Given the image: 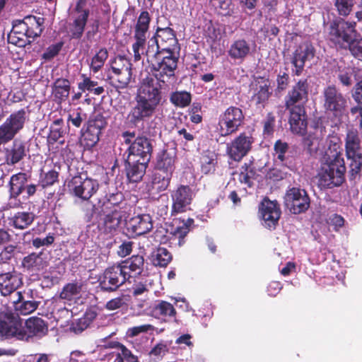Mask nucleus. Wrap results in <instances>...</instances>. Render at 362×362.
Masks as SVG:
<instances>
[{
	"instance_id": "cd10ccee",
	"label": "nucleus",
	"mask_w": 362,
	"mask_h": 362,
	"mask_svg": "<svg viewBox=\"0 0 362 362\" xmlns=\"http://www.w3.org/2000/svg\"><path fill=\"white\" fill-rule=\"evenodd\" d=\"M35 217L33 212L18 211L8 217V223L16 230H23L33 223Z\"/></svg>"
},
{
	"instance_id": "2eb2a0df",
	"label": "nucleus",
	"mask_w": 362,
	"mask_h": 362,
	"mask_svg": "<svg viewBox=\"0 0 362 362\" xmlns=\"http://www.w3.org/2000/svg\"><path fill=\"white\" fill-rule=\"evenodd\" d=\"M309 84L307 79H300L288 90L284 97L285 108L305 107L308 100Z\"/></svg>"
},
{
	"instance_id": "864d4df0",
	"label": "nucleus",
	"mask_w": 362,
	"mask_h": 362,
	"mask_svg": "<svg viewBox=\"0 0 362 362\" xmlns=\"http://www.w3.org/2000/svg\"><path fill=\"white\" fill-rule=\"evenodd\" d=\"M187 221L189 224L185 222H182L180 225L173 228L170 233L175 240H178V245L180 246H182L185 243V238L189 231V226L193 223V219L189 218Z\"/></svg>"
},
{
	"instance_id": "3c124183",
	"label": "nucleus",
	"mask_w": 362,
	"mask_h": 362,
	"mask_svg": "<svg viewBox=\"0 0 362 362\" xmlns=\"http://www.w3.org/2000/svg\"><path fill=\"white\" fill-rule=\"evenodd\" d=\"M209 3L221 16H231L233 13L234 5L231 0H210Z\"/></svg>"
},
{
	"instance_id": "a18cd8bd",
	"label": "nucleus",
	"mask_w": 362,
	"mask_h": 362,
	"mask_svg": "<svg viewBox=\"0 0 362 362\" xmlns=\"http://www.w3.org/2000/svg\"><path fill=\"white\" fill-rule=\"evenodd\" d=\"M83 284L82 282L74 281L68 283L64 286L59 293V298L68 301L72 300L75 296L80 294L82 291Z\"/></svg>"
},
{
	"instance_id": "bb28decb",
	"label": "nucleus",
	"mask_w": 362,
	"mask_h": 362,
	"mask_svg": "<svg viewBox=\"0 0 362 362\" xmlns=\"http://www.w3.org/2000/svg\"><path fill=\"white\" fill-rule=\"evenodd\" d=\"M149 162L137 159H127L126 162V174L129 182H140L146 173Z\"/></svg>"
},
{
	"instance_id": "b1692460",
	"label": "nucleus",
	"mask_w": 362,
	"mask_h": 362,
	"mask_svg": "<svg viewBox=\"0 0 362 362\" xmlns=\"http://www.w3.org/2000/svg\"><path fill=\"white\" fill-rule=\"evenodd\" d=\"M289 112L288 124L291 131L296 134L304 135L307 132L308 115L305 107L285 108Z\"/></svg>"
},
{
	"instance_id": "6ab92c4d",
	"label": "nucleus",
	"mask_w": 362,
	"mask_h": 362,
	"mask_svg": "<svg viewBox=\"0 0 362 362\" xmlns=\"http://www.w3.org/2000/svg\"><path fill=\"white\" fill-rule=\"evenodd\" d=\"M127 212L120 208L112 209L105 212L98 222V228L106 234H114L119 227L122 221L126 218Z\"/></svg>"
},
{
	"instance_id": "423d86ee",
	"label": "nucleus",
	"mask_w": 362,
	"mask_h": 362,
	"mask_svg": "<svg viewBox=\"0 0 362 362\" xmlns=\"http://www.w3.org/2000/svg\"><path fill=\"white\" fill-rule=\"evenodd\" d=\"M245 114L238 107L230 105L218 117L217 130L221 136L235 134L245 124Z\"/></svg>"
},
{
	"instance_id": "5701e85b",
	"label": "nucleus",
	"mask_w": 362,
	"mask_h": 362,
	"mask_svg": "<svg viewBox=\"0 0 362 362\" xmlns=\"http://www.w3.org/2000/svg\"><path fill=\"white\" fill-rule=\"evenodd\" d=\"M259 211L267 227L275 228L281 216V209L276 201H271L267 197L263 199Z\"/></svg>"
},
{
	"instance_id": "bf43d9fd",
	"label": "nucleus",
	"mask_w": 362,
	"mask_h": 362,
	"mask_svg": "<svg viewBox=\"0 0 362 362\" xmlns=\"http://www.w3.org/2000/svg\"><path fill=\"white\" fill-rule=\"evenodd\" d=\"M87 119V114L81 107H78L69 115L68 121L71 122L75 127L79 128L83 122Z\"/></svg>"
},
{
	"instance_id": "a211bd4d",
	"label": "nucleus",
	"mask_w": 362,
	"mask_h": 362,
	"mask_svg": "<svg viewBox=\"0 0 362 362\" xmlns=\"http://www.w3.org/2000/svg\"><path fill=\"white\" fill-rule=\"evenodd\" d=\"M153 228L152 218L144 214L132 217L125 223L126 234L129 238H135L150 232Z\"/></svg>"
},
{
	"instance_id": "de8ad7c7",
	"label": "nucleus",
	"mask_w": 362,
	"mask_h": 362,
	"mask_svg": "<svg viewBox=\"0 0 362 362\" xmlns=\"http://www.w3.org/2000/svg\"><path fill=\"white\" fill-rule=\"evenodd\" d=\"M108 55V51L105 47L100 48L91 59L89 65L90 71L97 74L103 67Z\"/></svg>"
},
{
	"instance_id": "20e7f679",
	"label": "nucleus",
	"mask_w": 362,
	"mask_h": 362,
	"mask_svg": "<svg viewBox=\"0 0 362 362\" xmlns=\"http://www.w3.org/2000/svg\"><path fill=\"white\" fill-rule=\"evenodd\" d=\"M345 155L349 164L350 179H355L362 168V136L357 129L351 127L346 131L345 136Z\"/></svg>"
},
{
	"instance_id": "7ed1b4c3",
	"label": "nucleus",
	"mask_w": 362,
	"mask_h": 362,
	"mask_svg": "<svg viewBox=\"0 0 362 362\" xmlns=\"http://www.w3.org/2000/svg\"><path fill=\"white\" fill-rule=\"evenodd\" d=\"M325 152L321 159L320 168L316 178L320 189H332L341 186L345 182L346 167L341 152Z\"/></svg>"
},
{
	"instance_id": "4c0bfd02",
	"label": "nucleus",
	"mask_w": 362,
	"mask_h": 362,
	"mask_svg": "<svg viewBox=\"0 0 362 362\" xmlns=\"http://www.w3.org/2000/svg\"><path fill=\"white\" fill-rule=\"evenodd\" d=\"M98 313L93 309H88L83 315L71 324L70 329L76 334L86 329L96 318Z\"/></svg>"
},
{
	"instance_id": "9b49d317",
	"label": "nucleus",
	"mask_w": 362,
	"mask_h": 362,
	"mask_svg": "<svg viewBox=\"0 0 362 362\" xmlns=\"http://www.w3.org/2000/svg\"><path fill=\"white\" fill-rule=\"evenodd\" d=\"M355 26L356 23L348 22L342 18L333 21L329 26V40L341 48L346 47L356 33Z\"/></svg>"
},
{
	"instance_id": "774afa93",
	"label": "nucleus",
	"mask_w": 362,
	"mask_h": 362,
	"mask_svg": "<svg viewBox=\"0 0 362 362\" xmlns=\"http://www.w3.org/2000/svg\"><path fill=\"white\" fill-rule=\"evenodd\" d=\"M169 351L168 345L164 342L158 343L155 345L149 352V355L161 359Z\"/></svg>"
},
{
	"instance_id": "ddd939ff",
	"label": "nucleus",
	"mask_w": 362,
	"mask_h": 362,
	"mask_svg": "<svg viewBox=\"0 0 362 362\" xmlns=\"http://www.w3.org/2000/svg\"><path fill=\"white\" fill-rule=\"evenodd\" d=\"M284 202L292 214H300L308 211L310 205V199L304 189L292 187L286 191Z\"/></svg>"
},
{
	"instance_id": "2f4dec72",
	"label": "nucleus",
	"mask_w": 362,
	"mask_h": 362,
	"mask_svg": "<svg viewBox=\"0 0 362 362\" xmlns=\"http://www.w3.org/2000/svg\"><path fill=\"white\" fill-rule=\"evenodd\" d=\"M17 298L13 300V308L16 315H27L35 312L40 304V301L25 300L21 291L16 293Z\"/></svg>"
},
{
	"instance_id": "ea45409f",
	"label": "nucleus",
	"mask_w": 362,
	"mask_h": 362,
	"mask_svg": "<svg viewBox=\"0 0 362 362\" xmlns=\"http://www.w3.org/2000/svg\"><path fill=\"white\" fill-rule=\"evenodd\" d=\"M25 21L28 31V39H32L31 40L33 41L35 37H39L42 34L44 18L35 16H27L25 17Z\"/></svg>"
},
{
	"instance_id": "4d7b16f0",
	"label": "nucleus",
	"mask_w": 362,
	"mask_h": 362,
	"mask_svg": "<svg viewBox=\"0 0 362 362\" xmlns=\"http://www.w3.org/2000/svg\"><path fill=\"white\" fill-rule=\"evenodd\" d=\"M134 38L135 40L132 45L134 60L138 62L141 59V54H144L143 50L146 42V36L134 34Z\"/></svg>"
},
{
	"instance_id": "f704fd0d",
	"label": "nucleus",
	"mask_w": 362,
	"mask_h": 362,
	"mask_svg": "<svg viewBox=\"0 0 362 362\" xmlns=\"http://www.w3.org/2000/svg\"><path fill=\"white\" fill-rule=\"evenodd\" d=\"M104 193V198L105 199L104 204L107 203L112 205V209L120 208L122 210H124V205H126L124 203V196L122 192L117 190L114 185H110L106 184Z\"/></svg>"
},
{
	"instance_id": "603ef678",
	"label": "nucleus",
	"mask_w": 362,
	"mask_h": 362,
	"mask_svg": "<svg viewBox=\"0 0 362 362\" xmlns=\"http://www.w3.org/2000/svg\"><path fill=\"white\" fill-rule=\"evenodd\" d=\"M101 134L99 132L86 128L82 133L81 144L87 149L94 147L100 140Z\"/></svg>"
},
{
	"instance_id": "a878e982",
	"label": "nucleus",
	"mask_w": 362,
	"mask_h": 362,
	"mask_svg": "<svg viewBox=\"0 0 362 362\" xmlns=\"http://www.w3.org/2000/svg\"><path fill=\"white\" fill-rule=\"evenodd\" d=\"M129 279V284L135 281L144 272L145 260L143 255H132L120 263Z\"/></svg>"
},
{
	"instance_id": "338daca9",
	"label": "nucleus",
	"mask_w": 362,
	"mask_h": 362,
	"mask_svg": "<svg viewBox=\"0 0 362 362\" xmlns=\"http://www.w3.org/2000/svg\"><path fill=\"white\" fill-rule=\"evenodd\" d=\"M154 329V327L149 324L130 327L127 329V334L129 337H134L141 333H146Z\"/></svg>"
},
{
	"instance_id": "72a5a7b5",
	"label": "nucleus",
	"mask_w": 362,
	"mask_h": 362,
	"mask_svg": "<svg viewBox=\"0 0 362 362\" xmlns=\"http://www.w3.org/2000/svg\"><path fill=\"white\" fill-rule=\"evenodd\" d=\"M28 149L26 143L22 140L16 139L12 144L10 150L6 152V161L8 164L15 165L23 160L26 156Z\"/></svg>"
},
{
	"instance_id": "aec40b11",
	"label": "nucleus",
	"mask_w": 362,
	"mask_h": 362,
	"mask_svg": "<svg viewBox=\"0 0 362 362\" xmlns=\"http://www.w3.org/2000/svg\"><path fill=\"white\" fill-rule=\"evenodd\" d=\"M177 160L176 147L165 146L156 154L154 169L173 174Z\"/></svg>"
},
{
	"instance_id": "473e14b6",
	"label": "nucleus",
	"mask_w": 362,
	"mask_h": 362,
	"mask_svg": "<svg viewBox=\"0 0 362 362\" xmlns=\"http://www.w3.org/2000/svg\"><path fill=\"white\" fill-rule=\"evenodd\" d=\"M28 336L42 337L48 333V323L39 317H30L25 321Z\"/></svg>"
},
{
	"instance_id": "58836bf2",
	"label": "nucleus",
	"mask_w": 362,
	"mask_h": 362,
	"mask_svg": "<svg viewBox=\"0 0 362 362\" xmlns=\"http://www.w3.org/2000/svg\"><path fill=\"white\" fill-rule=\"evenodd\" d=\"M153 313L158 318H162L165 320L175 319L177 311L174 306L165 300H158L153 308Z\"/></svg>"
},
{
	"instance_id": "a19ab883",
	"label": "nucleus",
	"mask_w": 362,
	"mask_h": 362,
	"mask_svg": "<svg viewBox=\"0 0 362 362\" xmlns=\"http://www.w3.org/2000/svg\"><path fill=\"white\" fill-rule=\"evenodd\" d=\"M172 173L155 170L151 182L152 189L157 192L165 191L170 186L172 177Z\"/></svg>"
},
{
	"instance_id": "0e129e2a",
	"label": "nucleus",
	"mask_w": 362,
	"mask_h": 362,
	"mask_svg": "<svg viewBox=\"0 0 362 362\" xmlns=\"http://www.w3.org/2000/svg\"><path fill=\"white\" fill-rule=\"evenodd\" d=\"M59 181V172L55 170H50L45 173L41 180L42 186L47 187L54 185Z\"/></svg>"
},
{
	"instance_id": "0eeeda50",
	"label": "nucleus",
	"mask_w": 362,
	"mask_h": 362,
	"mask_svg": "<svg viewBox=\"0 0 362 362\" xmlns=\"http://www.w3.org/2000/svg\"><path fill=\"white\" fill-rule=\"evenodd\" d=\"M322 96L325 112L334 119H341L347 107L345 95L335 85H329L324 88Z\"/></svg>"
},
{
	"instance_id": "8fccbe9b",
	"label": "nucleus",
	"mask_w": 362,
	"mask_h": 362,
	"mask_svg": "<svg viewBox=\"0 0 362 362\" xmlns=\"http://www.w3.org/2000/svg\"><path fill=\"white\" fill-rule=\"evenodd\" d=\"M170 101L176 107H185L192 101V95L187 91H175L170 95Z\"/></svg>"
},
{
	"instance_id": "e2e57ef3",
	"label": "nucleus",
	"mask_w": 362,
	"mask_h": 362,
	"mask_svg": "<svg viewBox=\"0 0 362 362\" xmlns=\"http://www.w3.org/2000/svg\"><path fill=\"white\" fill-rule=\"evenodd\" d=\"M7 41L19 47H24L27 44H30L32 40L27 38V36H21L15 33L10 32L7 36Z\"/></svg>"
},
{
	"instance_id": "5fc2aeb1",
	"label": "nucleus",
	"mask_w": 362,
	"mask_h": 362,
	"mask_svg": "<svg viewBox=\"0 0 362 362\" xmlns=\"http://www.w3.org/2000/svg\"><path fill=\"white\" fill-rule=\"evenodd\" d=\"M107 124L106 117L101 113H95L87 122L86 127L102 134Z\"/></svg>"
},
{
	"instance_id": "680f3d73",
	"label": "nucleus",
	"mask_w": 362,
	"mask_h": 362,
	"mask_svg": "<svg viewBox=\"0 0 362 362\" xmlns=\"http://www.w3.org/2000/svg\"><path fill=\"white\" fill-rule=\"evenodd\" d=\"M289 146L286 142L282 141L281 139L277 140L274 145V151L277 158L281 162L286 160V153L288 152Z\"/></svg>"
},
{
	"instance_id": "49530a36",
	"label": "nucleus",
	"mask_w": 362,
	"mask_h": 362,
	"mask_svg": "<svg viewBox=\"0 0 362 362\" xmlns=\"http://www.w3.org/2000/svg\"><path fill=\"white\" fill-rule=\"evenodd\" d=\"M81 77L83 80L78 83V88L80 90H88L95 95H100L104 93V88L103 86H98V81L91 80L90 77L87 76L86 74H82Z\"/></svg>"
},
{
	"instance_id": "4468645a",
	"label": "nucleus",
	"mask_w": 362,
	"mask_h": 362,
	"mask_svg": "<svg viewBox=\"0 0 362 362\" xmlns=\"http://www.w3.org/2000/svg\"><path fill=\"white\" fill-rule=\"evenodd\" d=\"M316 49L313 44L305 40L299 44L293 52L291 63L294 66L292 73L294 76H299L302 74L305 62L314 59Z\"/></svg>"
},
{
	"instance_id": "c03bdc74",
	"label": "nucleus",
	"mask_w": 362,
	"mask_h": 362,
	"mask_svg": "<svg viewBox=\"0 0 362 362\" xmlns=\"http://www.w3.org/2000/svg\"><path fill=\"white\" fill-rule=\"evenodd\" d=\"M218 165L217 156L213 152H208L202 157L201 171L204 175L214 174Z\"/></svg>"
},
{
	"instance_id": "79ce46f5",
	"label": "nucleus",
	"mask_w": 362,
	"mask_h": 362,
	"mask_svg": "<svg viewBox=\"0 0 362 362\" xmlns=\"http://www.w3.org/2000/svg\"><path fill=\"white\" fill-rule=\"evenodd\" d=\"M64 121L62 118L55 119L50 126L49 133L47 136V142L49 144H54L59 142L63 144L64 141L61 139L64 138L65 130L64 129Z\"/></svg>"
},
{
	"instance_id": "c9c22d12",
	"label": "nucleus",
	"mask_w": 362,
	"mask_h": 362,
	"mask_svg": "<svg viewBox=\"0 0 362 362\" xmlns=\"http://www.w3.org/2000/svg\"><path fill=\"white\" fill-rule=\"evenodd\" d=\"M28 182V175L25 173L13 175L8 182L10 199H17L24 191Z\"/></svg>"
},
{
	"instance_id": "09e8293b",
	"label": "nucleus",
	"mask_w": 362,
	"mask_h": 362,
	"mask_svg": "<svg viewBox=\"0 0 362 362\" xmlns=\"http://www.w3.org/2000/svg\"><path fill=\"white\" fill-rule=\"evenodd\" d=\"M150 22L149 13L147 11H141L135 25L134 34L146 36Z\"/></svg>"
},
{
	"instance_id": "6e6552de",
	"label": "nucleus",
	"mask_w": 362,
	"mask_h": 362,
	"mask_svg": "<svg viewBox=\"0 0 362 362\" xmlns=\"http://www.w3.org/2000/svg\"><path fill=\"white\" fill-rule=\"evenodd\" d=\"M29 111L22 108L11 113L0 125V146L13 140L16 135L23 129Z\"/></svg>"
},
{
	"instance_id": "1a4fd4ad",
	"label": "nucleus",
	"mask_w": 362,
	"mask_h": 362,
	"mask_svg": "<svg viewBox=\"0 0 362 362\" xmlns=\"http://www.w3.org/2000/svg\"><path fill=\"white\" fill-rule=\"evenodd\" d=\"M69 193L83 201L89 200L99 189L97 180L79 174L74 176L67 184Z\"/></svg>"
},
{
	"instance_id": "13d9d810",
	"label": "nucleus",
	"mask_w": 362,
	"mask_h": 362,
	"mask_svg": "<svg viewBox=\"0 0 362 362\" xmlns=\"http://www.w3.org/2000/svg\"><path fill=\"white\" fill-rule=\"evenodd\" d=\"M354 5V0H335L334 6L339 16H347Z\"/></svg>"
},
{
	"instance_id": "39448f33",
	"label": "nucleus",
	"mask_w": 362,
	"mask_h": 362,
	"mask_svg": "<svg viewBox=\"0 0 362 362\" xmlns=\"http://www.w3.org/2000/svg\"><path fill=\"white\" fill-rule=\"evenodd\" d=\"M132 64L124 56L118 55L110 61V71L113 75H108L107 79L116 89L126 88L132 76Z\"/></svg>"
},
{
	"instance_id": "f8f14e48",
	"label": "nucleus",
	"mask_w": 362,
	"mask_h": 362,
	"mask_svg": "<svg viewBox=\"0 0 362 362\" xmlns=\"http://www.w3.org/2000/svg\"><path fill=\"white\" fill-rule=\"evenodd\" d=\"M255 138L250 132H241L227 144L226 153L234 161L240 162L252 150Z\"/></svg>"
},
{
	"instance_id": "dca6fc26",
	"label": "nucleus",
	"mask_w": 362,
	"mask_h": 362,
	"mask_svg": "<svg viewBox=\"0 0 362 362\" xmlns=\"http://www.w3.org/2000/svg\"><path fill=\"white\" fill-rule=\"evenodd\" d=\"M194 193L192 187L187 185H179L170 193L172 200L171 214L186 211L187 207L192 204Z\"/></svg>"
},
{
	"instance_id": "37998d69",
	"label": "nucleus",
	"mask_w": 362,
	"mask_h": 362,
	"mask_svg": "<svg viewBox=\"0 0 362 362\" xmlns=\"http://www.w3.org/2000/svg\"><path fill=\"white\" fill-rule=\"evenodd\" d=\"M173 255L165 247H159L151 254V261L153 265L165 267L172 261Z\"/></svg>"
},
{
	"instance_id": "4be33fe9",
	"label": "nucleus",
	"mask_w": 362,
	"mask_h": 362,
	"mask_svg": "<svg viewBox=\"0 0 362 362\" xmlns=\"http://www.w3.org/2000/svg\"><path fill=\"white\" fill-rule=\"evenodd\" d=\"M253 86L255 88L252 99L257 107L264 108L272 95L271 81L269 77L257 76Z\"/></svg>"
},
{
	"instance_id": "69168bd1",
	"label": "nucleus",
	"mask_w": 362,
	"mask_h": 362,
	"mask_svg": "<svg viewBox=\"0 0 362 362\" xmlns=\"http://www.w3.org/2000/svg\"><path fill=\"white\" fill-rule=\"evenodd\" d=\"M63 46V42H60L54 45H49L45 52L42 54V59L45 60H51L56 57L61 51Z\"/></svg>"
},
{
	"instance_id": "7c9ffc66",
	"label": "nucleus",
	"mask_w": 362,
	"mask_h": 362,
	"mask_svg": "<svg viewBox=\"0 0 362 362\" xmlns=\"http://www.w3.org/2000/svg\"><path fill=\"white\" fill-rule=\"evenodd\" d=\"M251 53V47L245 39L234 40L228 51V56L233 60L243 62Z\"/></svg>"
},
{
	"instance_id": "052dcab7",
	"label": "nucleus",
	"mask_w": 362,
	"mask_h": 362,
	"mask_svg": "<svg viewBox=\"0 0 362 362\" xmlns=\"http://www.w3.org/2000/svg\"><path fill=\"white\" fill-rule=\"evenodd\" d=\"M351 54L358 60L362 61V38L351 39L346 44Z\"/></svg>"
},
{
	"instance_id": "9d476101",
	"label": "nucleus",
	"mask_w": 362,
	"mask_h": 362,
	"mask_svg": "<svg viewBox=\"0 0 362 362\" xmlns=\"http://www.w3.org/2000/svg\"><path fill=\"white\" fill-rule=\"evenodd\" d=\"M129 279L122 264H117L106 268L99 280V287L104 292L111 293L117 291Z\"/></svg>"
},
{
	"instance_id": "393cba45",
	"label": "nucleus",
	"mask_w": 362,
	"mask_h": 362,
	"mask_svg": "<svg viewBox=\"0 0 362 362\" xmlns=\"http://www.w3.org/2000/svg\"><path fill=\"white\" fill-rule=\"evenodd\" d=\"M74 11L77 15L74 17L73 22L69 23V34L71 39L80 40L85 31L90 11L88 8H81Z\"/></svg>"
},
{
	"instance_id": "f3484780",
	"label": "nucleus",
	"mask_w": 362,
	"mask_h": 362,
	"mask_svg": "<svg viewBox=\"0 0 362 362\" xmlns=\"http://www.w3.org/2000/svg\"><path fill=\"white\" fill-rule=\"evenodd\" d=\"M153 146L152 140L146 136H138L128 147L129 159L150 162Z\"/></svg>"
},
{
	"instance_id": "6e6d98bb",
	"label": "nucleus",
	"mask_w": 362,
	"mask_h": 362,
	"mask_svg": "<svg viewBox=\"0 0 362 362\" xmlns=\"http://www.w3.org/2000/svg\"><path fill=\"white\" fill-rule=\"evenodd\" d=\"M112 348L117 349L121 351L117 355H120V358L124 362H139V358L136 356L134 355L132 352L128 349L124 344L119 341L112 342Z\"/></svg>"
},
{
	"instance_id": "412c9836",
	"label": "nucleus",
	"mask_w": 362,
	"mask_h": 362,
	"mask_svg": "<svg viewBox=\"0 0 362 362\" xmlns=\"http://www.w3.org/2000/svg\"><path fill=\"white\" fill-rule=\"evenodd\" d=\"M49 263L42 252H31L25 256L21 261V267L23 272L30 276H39L46 269Z\"/></svg>"
},
{
	"instance_id": "f257e3e1",
	"label": "nucleus",
	"mask_w": 362,
	"mask_h": 362,
	"mask_svg": "<svg viewBox=\"0 0 362 362\" xmlns=\"http://www.w3.org/2000/svg\"><path fill=\"white\" fill-rule=\"evenodd\" d=\"M177 42L173 29L158 28L148 42L145 52L151 71L156 78L163 83L168 82L175 76L178 58L175 56L173 46Z\"/></svg>"
},
{
	"instance_id": "c756f323",
	"label": "nucleus",
	"mask_w": 362,
	"mask_h": 362,
	"mask_svg": "<svg viewBox=\"0 0 362 362\" xmlns=\"http://www.w3.org/2000/svg\"><path fill=\"white\" fill-rule=\"evenodd\" d=\"M22 285V279L16 272L0 274V292L4 296L13 293Z\"/></svg>"
},
{
	"instance_id": "c85d7f7f",
	"label": "nucleus",
	"mask_w": 362,
	"mask_h": 362,
	"mask_svg": "<svg viewBox=\"0 0 362 362\" xmlns=\"http://www.w3.org/2000/svg\"><path fill=\"white\" fill-rule=\"evenodd\" d=\"M21 322L18 316L13 313H6L0 321V333L7 337L20 335Z\"/></svg>"
},
{
	"instance_id": "f03ea898",
	"label": "nucleus",
	"mask_w": 362,
	"mask_h": 362,
	"mask_svg": "<svg viewBox=\"0 0 362 362\" xmlns=\"http://www.w3.org/2000/svg\"><path fill=\"white\" fill-rule=\"evenodd\" d=\"M162 83L152 74L143 78L135 96V104L127 115V119L132 127L150 119L155 114L163 100Z\"/></svg>"
},
{
	"instance_id": "e433bc0d",
	"label": "nucleus",
	"mask_w": 362,
	"mask_h": 362,
	"mask_svg": "<svg viewBox=\"0 0 362 362\" xmlns=\"http://www.w3.org/2000/svg\"><path fill=\"white\" fill-rule=\"evenodd\" d=\"M52 88V94L56 102L61 104L65 102L69 98L71 90V83L66 78H58L53 83Z\"/></svg>"
}]
</instances>
